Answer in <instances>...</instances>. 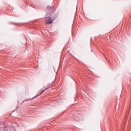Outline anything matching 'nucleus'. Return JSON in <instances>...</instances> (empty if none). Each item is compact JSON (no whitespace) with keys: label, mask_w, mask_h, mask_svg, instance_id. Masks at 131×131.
<instances>
[{"label":"nucleus","mask_w":131,"mask_h":131,"mask_svg":"<svg viewBox=\"0 0 131 131\" xmlns=\"http://www.w3.org/2000/svg\"><path fill=\"white\" fill-rule=\"evenodd\" d=\"M46 24H52L53 22H54V20L52 19V15L50 14V13H47L46 14Z\"/></svg>","instance_id":"f257e3e1"},{"label":"nucleus","mask_w":131,"mask_h":131,"mask_svg":"<svg viewBox=\"0 0 131 131\" xmlns=\"http://www.w3.org/2000/svg\"><path fill=\"white\" fill-rule=\"evenodd\" d=\"M52 8H53V7H50V6H48L47 7V10H51V9H52Z\"/></svg>","instance_id":"f03ea898"},{"label":"nucleus","mask_w":131,"mask_h":131,"mask_svg":"<svg viewBox=\"0 0 131 131\" xmlns=\"http://www.w3.org/2000/svg\"><path fill=\"white\" fill-rule=\"evenodd\" d=\"M43 92H45V91H42L41 93V94H42V93H43Z\"/></svg>","instance_id":"7ed1b4c3"},{"label":"nucleus","mask_w":131,"mask_h":131,"mask_svg":"<svg viewBox=\"0 0 131 131\" xmlns=\"http://www.w3.org/2000/svg\"><path fill=\"white\" fill-rule=\"evenodd\" d=\"M5 129H6V128H5Z\"/></svg>","instance_id":"39448f33"},{"label":"nucleus","mask_w":131,"mask_h":131,"mask_svg":"<svg viewBox=\"0 0 131 131\" xmlns=\"http://www.w3.org/2000/svg\"><path fill=\"white\" fill-rule=\"evenodd\" d=\"M10 24H15L14 23H11Z\"/></svg>","instance_id":"20e7f679"}]
</instances>
